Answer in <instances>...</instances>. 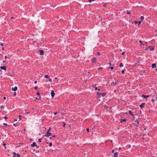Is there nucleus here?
<instances>
[{
  "mask_svg": "<svg viewBox=\"0 0 157 157\" xmlns=\"http://www.w3.org/2000/svg\"><path fill=\"white\" fill-rule=\"evenodd\" d=\"M40 54L41 55H42L44 54V52L42 50H40L39 51Z\"/></svg>",
  "mask_w": 157,
  "mask_h": 157,
  "instance_id": "obj_8",
  "label": "nucleus"
},
{
  "mask_svg": "<svg viewBox=\"0 0 157 157\" xmlns=\"http://www.w3.org/2000/svg\"><path fill=\"white\" fill-rule=\"evenodd\" d=\"M142 97L144 98H146L148 97H149L150 96L149 95H143L142 96Z\"/></svg>",
  "mask_w": 157,
  "mask_h": 157,
  "instance_id": "obj_9",
  "label": "nucleus"
},
{
  "mask_svg": "<svg viewBox=\"0 0 157 157\" xmlns=\"http://www.w3.org/2000/svg\"><path fill=\"white\" fill-rule=\"evenodd\" d=\"M51 127H49V129H48V130L47 132H49V131H50V130H51Z\"/></svg>",
  "mask_w": 157,
  "mask_h": 157,
  "instance_id": "obj_25",
  "label": "nucleus"
},
{
  "mask_svg": "<svg viewBox=\"0 0 157 157\" xmlns=\"http://www.w3.org/2000/svg\"><path fill=\"white\" fill-rule=\"evenodd\" d=\"M95 90H98V89H97V87H96V88H95Z\"/></svg>",
  "mask_w": 157,
  "mask_h": 157,
  "instance_id": "obj_56",
  "label": "nucleus"
},
{
  "mask_svg": "<svg viewBox=\"0 0 157 157\" xmlns=\"http://www.w3.org/2000/svg\"><path fill=\"white\" fill-rule=\"evenodd\" d=\"M29 113V112H27V113L28 114V113Z\"/></svg>",
  "mask_w": 157,
  "mask_h": 157,
  "instance_id": "obj_63",
  "label": "nucleus"
},
{
  "mask_svg": "<svg viewBox=\"0 0 157 157\" xmlns=\"http://www.w3.org/2000/svg\"><path fill=\"white\" fill-rule=\"evenodd\" d=\"M139 42L140 43V45H141L142 44V42L141 40H140Z\"/></svg>",
  "mask_w": 157,
  "mask_h": 157,
  "instance_id": "obj_30",
  "label": "nucleus"
},
{
  "mask_svg": "<svg viewBox=\"0 0 157 157\" xmlns=\"http://www.w3.org/2000/svg\"><path fill=\"white\" fill-rule=\"evenodd\" d=\"M4 119H7V117H4Z\"/></svg>",
  "mask_w": 157,
  "mask_h": 157,
  "instance_id": "obj_43",
  "label": "nucleus"
},
{
  "mask_svg": "<svg viewBox=\"0 0 157 157\" xmlns=\"http://www.w3.org/2000/svg\"><path fill=\"white\" fill-rule=\"evenodd\" d=\"M125 70V69H124V70H122L121 71V73H124Z\"/></svg>",
  "mask_w": 157,
  "mask_h": 157,
  "instance_id": "obj_29",
  "label": "nucleus"
},
{
  "mask_svg": "<svg viewBox=\"0 0 157 157\" xmlns=\"http://www.w3.org/2000/svg\"><path fill=\"white\" fill-rule=\"evenodd\" d=\"M6 97H5L4 96V97H3V98H4V99H6Z\"/></svg>",
  "mask_w": 157,
  "mask_h": 157,
  "instance_id": "obj_49",
  "label": "nucleus"
},
{
  "mask_svg": "<svg viewBox=\"0 0 157 157\" xmlns=\"http://www.w3.org/2000/svg\"><path fill=\"white\" fill-rule=\"evenodd\" d=\"M98 91H100V89H98Z\"/></svg>",
  "mask_w": 157,
  "mask_h": 157,
  "instance_id": "obj_52",
  "label": "nucleus"
},
{
  "mask_svg": "<svg viewBox=\"0 0 157 157\" xmlns=\"http://www.w3.org/2000/svg\"><path fill=\"white\" fill-rule=\"evenodd\" d=\"M37 86H36L35 87V89L36 90V89H37Z\"/></svg>",
  "mask_w": 157,
  "mask_h": 157,
  "instance_id": "obj_48",
  "label": "nucleus"
},
{
  "mask_svg": "<svg viewBox=\"0 0 157 157\" xmlns=\"http://www.w3.org/2000/svg\"><path fill=\"white\" fill-rule=\"evenodd\" d=\"M145 104V103H143L141 104L140 105V106L142 108H143L144 107V105Z\"/></svg>",
  "mask_w": 157,
  "mask_h": 157,
  "instance_id": "obj_7",
  "label": "nucleus"
},
{
  "mask_svg": "<svg viewBox=\"0 0 157 157\" xmlns=\"http://www.w3.org/2000/svg\"><path fill=\"white\" fill-rule=\"evenodd\" d=\"M118 156V153L117 152H116L114 153V157H117Z\"/></svg>",
  "mask_w": 157,
  "mask_h": 157,
  "instance_id": "obj_10",
  "label": "nucleus"
},
{
  "mask_svg": "<svg viewBox=\"0 0 157 157\" xmlns=\"http://www.w3.org/2000/svg\"><path fill=\"white\" fill-rule=\"evenodd\" d=\"M152 68H154L156 67V64L153 63L152 64Z\"/></svg>",
  "mask_w": 157,
  "mask_h": 157,
  "instance_id": "obj_12",
  "label": "nucleus"
},
{
  "mask_svg": "<svg viewBox=\"0 0 157 157\" xmlns=\"http://www.w3.org/2000/svg\"><path fill=\"white\" fill-rule=\"evenodd\" d=\"M38 141L40 142H41V139L40 138L38 139Z\"/></svg>",
  "mask_w": 157,
  "mask_h": 157,
  "instance_id": "obj_24",
  "label": "nucleus"
},
{
  "mask_svg": "<svg viewBox=\"0 0 157 157\" xmlns=\"http://www.w3.org/2000/svg\"><path fill=\"white\" fill-rule=\"evenodd\" d=\"M92 62L96 63L97 61L96 58L95 57H93L92 59Z\"/></svg>",
  "mask_w": 157,
  "mask_h": 157,
  "instance_id": "obj_3",
  "label": "nucleus"
},
{
  "mask_svg": "<svg viewBox=\"0 0 157 157\" xmlns=\"http://www.w3.org/2000/svg\"><path fill=\"white\" fill-rule=\"evenodd\" d=\"M3 124L4 125H5V126H7V124L6 123H4Z\"/></svg>",
  "mask_w": 157,
  "mask_h": 157,
  "instance_id": "obj_32",
  "label": "nucleus"
},
{
  "mask_svg": "<svg viewBox=\"0 0 157 157\" xmlns=\"http://www.w3.org/2000/svg\"><path fill=\"white\" fill-rule=\"evenodd\" d=\"M109 64L110 65H112L111 63H109Z\"/></svg>",
  "mask_w": 157,
  "mask_h": 157,
  "instance_id": "obj_55",
  "label": "nucleus"
},
{
  "mask_svg": "<svg viewBox=\"0 0 157 157\" xmlns=\"http://www.w3.org/2000/svg\"><path fill=\"white\" fill-rule=\"evenodd\" d=\"M101 93H99V92L98 93H97V95H98V96H100L101 95Z\"/></svg>",
  "mask_w": 157,
  "mask_h": 157,
  "instance_id": "obj_21",
  "label": "nucleus"
},
{
  "mask_svg": "<svg viewBox=\"0 0 157 157\" xmlns=\"http://www.w3.org/2000/svg\"><path fill=\"white\" fill-rule=\"evenodd\" d=\"M66 125V124L64 122H63V127H64Z\"/></svg>",
  "mask_w": 157,
  "mask_h": 157,
  "instance_id": "obj_31",
  "label": "nucleus"
},
{
  "mask_svg": "<svg viewBox=\"0 0 157 157\" xmlns=\"http://www.w3.org/2000/svg\"><path fill=\"white\" fill-rule=\"evenodd\" d=\"M95 0H89V1L90 2H91L92 1H95Z\"/></svg>",
  "mask_w": 157,
  "mask_h": 157,
  "instance_id": "obj_27",
  "label": "nucleus"
},
{
  "mask_svg": "<svg viewBox=\"0 0 157 157\" xmlns=\"http://www.w3.org/2000/svg\"><path fill=\"white\" fill-rule=\"evenodd\" d=\"M144 16H141V17H140V19H141V22L142 21V20H144Z\"/></svg>",
  "mask_w": 157,
  "mask_h": 157,
  "instance_id": "obj_13",
  "label": "nucleus"
},
{
  "mask_svg": "<svg viewBox=\"0 0 157 157\" xmlns=\"http://www.w3.org/2000/svg\"><path fill=\"white\" fill-rule=\"evenodd\" d=\"M20 155L19 154H17V156L16 157H20Z\"/></svg>",
  "mask_w": 157,
  "mask_h": 157,
  "instance_id": "obj_20",
  "label": "nucleus"
},
{
  "mask_svg": "<svg viewBox=\"0 0 157 157\" xmlns=\"http://www.w3.org/2000/svg\"><path fill=\"white\" fill-rule=\"evenodd\" d=\"M51 135H52V133H51L47 132L46 133V134L43 136L49 137V136H50Z\"/></svg>",
  "mask_w": 157,
  "mask_h": 157,
  "instance_id": "obj_1",
  "label": "nucleus"
},
{
  "mask_svg": "<svg viewBox=\"0 0 157 157\" xmlns=\"http://www.w3.org/2000/svg\"><path fill=\"white\" fill-rule=\"evenodd\" d=\"M129 113L131 116H133V115L132 113V111L131 110H129Z\"/></svg>",
  "mask_w": 157,
  "mask_h": 157,
  "instance_id": "obj_11",
  "label": "nucleus"
},
{
  "mask_svg": "<svg viewBox=\"0 0 157 157\" xmlns=\"http://www.w3.org/2000/svg\"><path fill=\"white\" fill-rule=\"evenodd\" d=\"M1 69H3L4 70H6V67L5 66H1L0 67Z\"/></svg>",
  "mask_w": 157,
  "mask_h": 157,
  "instance_id": "obj_5",
  "label": "nucleus"
},
{
  "mask_svg": "<svg viewBox=\"0 0 157 157\" xmlns=\"http://www.w3.org/2000/svg\"><path fill=\"white\" fill-rule=\"evenodd\" d=\"M52 137H50V139H52Z\"/></svg>",
  "mask_w": 157,
  "mask_h": 157,
  "instance_id": "obj_62",
  "label": "nucleus"
},
{
  "mask_svg": "<svg viewBox=\"0 0 157 157\" xmlns=\"http://www.w3.org/2000/svg\"><path fill=\"white\" fill-rule=\"evenodd\" d=\"M17 89V86H15L14 88L12 87V90L13 91H16Z\"/></svg>",
  "mask_w": 157,
  "mask_h": 157,
  "instance_id": "obj_4",
  "label": "nucleus"
},
{
  "mask_svg": "<svg viewBox=\"0 0 157 157\" xmlns=\"http://www.w3.org/2000/svg\"><path fill=\"white\" fill-rule=\"evenodd\" d=\"M31 146L32 147H34L35 146H36L37 148H39V146H37V145H36V143L35 142H33L31 144Z\"/></svg>",
  "mask_w": 157,
  "mask_h": 157,
  "instance_id": "obj_2",
  "label": "nucleus"
},
{
  "mask_svg": "<svg viewBox=\"0 0 157 157\" xmlns=\"http://www.w3.org/2000/svg\"><path fill=\"white\" fill-rule=\"evenodd\" d=\"M15 155H14L13 156V157H15Z\"/></svg>",
  "mask_w": 157,
  "mask_h": 157,
  "instance_id": "obj_61",
  "label": "nucleus"
},
{
  "mask_svg": "<svg viewBox=\"0 0 157 157\" xmlns=\"http://www.w3.org/2000/svg\"><path fill=\"white\" fill-rule=\"evenodd\" d=\"M13 154L15 155H16V154L15 152H13Z\"/></svg>",
  "mask_w": 157,
  "mask_h": 157,
  "instance_id": "obj_39",
  "label": "nucleus"
},
{
  "mask_svg": "<svg viewBox=\"0 0 157 157\" xmlns=\"http://www.w3.org/2000/svg\"><path fill=\"white\" fill-rule=\"evenodd\" d=\"M13 95L14 96H16V92H15L14 94H13Z\"/></svg>",
  "mask_w": 157,
  "mask_h": 157,
  "instance_id": "obj_34",
  "label": "nucleus"
},
{
  "mask_svg": "<svg viewBox=\"0 0 157 157\" xmlns=\"http://www.w3.org/2000/svg\"><path fill=\"white\" fill-rule=\"evenodd\" d=\"M36 94L38 95H40V93L38 92H37Z\"/></svg>",
  "mask_w": 157,
  "mask_h": 157,
  "instance_id": "obj_42",
  "label": "nucleus"
},
{
  "mask_svg": "<svg viewBox=\"0 0 157 157\" xmlns=\"http://www.w3.org/2000/svg\"><path fill=\"white\" fill-rule=\"evenodd\" d=\"M55 137V135L53 136L52 137Z\"/></svg>",
  "mask_w": 157,
  "mask_h": 157,
  "instance_id": "obj_54",
  "label": "nucleus"
},
{
  "mask_svg": "<svg viewBox=\"0 0 157 157\" xmlns=\"http://www.w3.org/2000/svg\"><path fill=\"white\" fill-rule=\"evenodd\" d=\"M37 81H36L34 82V83L35 84H36L37 83Z\"/></svg>",
  "mask_w": 157,
  "mask_h": 157,
  "instance_id": "obj_47",
  "label": "nucleus"
},
{
  "mask_svg": "<svg viewBox=\"0 0 157 157\" xmlns=\"http://www.w3.org/2000/svg\"><path fill=\"white\" fill-rule=\"evenodd\" d=\"M7 56H5V58L6 59H7Z\"/></svg>",
  "mask_w": 157,
  "mask_h": 157,
  "instance_id": "obj_53",
  "label": "nucleus"
},
{
  "mask_svg": "<svg viewBox=\"0 0 157 157\" xmlns=\"http://www.w3.org/2000/svg\"><path fill=\"white\" fill-rule=\"evenodd\" d=\"M150 48V50L151 51H153L154 49V48L153 47H149Z\"/></svg>",
  "mask_w": 157,
  "mask_h": 157,
  "instance_id": "obj_14",
  "label": "nucleus"
},
{
  "mask_svg": "<svg viewBox=\"0 0 157 157\" xmlns=\"http://www.w3.org/2000/svg\"><path fill=\"white\" fill-rule=\"evenodd\" d=\"M102 68V67H99L98 68V70H99V69H101Z\"/></svg>",
  "mask_w": 157,
  "mask_h": 157,
  "instance_id": "obj_46",
  "label": "nucleus"
},
{
  "mask_svg": "<svg viewBox=\"0 0 157 157\" xmlns=\"http://www.w3.org/2000/svg\"><path fill=\"white\" fill-rule=\"evenodd\" d=\"M86 130H87V132H89V129L88 128H87L86 129Z\"/></svg>",
  "mask_w": 157,
  "mask_h": 157,
  "instance_id": "obj_45",
  "label": "nucleus"
},
{
  "mask_svg": "<svg viewBox=\"0 0 157 157\" xmlns=\"http://www.w3.org/2000/svg\"><path fill=\"white\" fill-rule=\"evenodd\" d=\"M126 121L125 120L121 119V122L122 123L123 122H124Z\"/></svg>",
  "mask_w": 157,
  "mask_h": 157,
  "instance_id": "obj_16",
  "label": "nucleus"
},
{
  "mask_svg": "<svg viewBox=\"0 0 157 157\" xmlns=\"http://www.w3.org/2000/svg\"><path fill=\"white\" fill-rule=\"evenodd\" d=\"M2 50H4V48H3H3H2Z\"/></svg>",
  "mask_w": 157,
  "mask_h": 157,
  "instance_id": "obj_60",
  "label": "nucleus"
},
{
  "mask_svg": "<svg viewBox=\"0 0 157 157\" xmlns=\"http://www.w3.org/2000/svg\"><path fill=\"white\" fill-rule=\"evenodd\" d=\"M151 101L152 102H154V101H155V100L152 98L151 100Z\"/></svg>",
  "mask_w": 157,
  "mask_h": 157,
  "instance_id": "obj_28",
  "label": "nucleus"
},
{
  "mask_svg": "<svg viewBox=\"0 0 157 157\" xmlns=\"http://www.w3.org/2000/svg\"><path fill=\"white\" fill-rule=\"evenodd\" d=\"M1 108H3V107H2V106H1Z\"/></svg>",
  "mask_w": 157,
  "mask_h": 157,
  "instance_id": "obj_64",
  "label": "nucleus"
},
{
  "mask_svg": "<svg viewBox=\"0 0 157 157\" xmlns=\"http://www.w3.org/2000/svg\"><path fill=\"white\" fill-rule=\"evenodd\" d=\"M114 150H113L112 151V153H114Z\"/></svg>",
  "mask_w": 157,
  "mask_h": 157,
  "instance_id": "obj_50",
  "label": "nucleus"
},
{
  "mask_svg": "<svg viewBox=\"0 0 157 157\" xmlns=\"http://www.w3.org/2000/svg\"><path fill=\"white\" fill-rule=\"evenodd\" d=\"M6 145V144H5V143H4V144H3V145L4 146H5Z\"/></svg>",
  "mask_w": 157,
  "mask_h": 157,
  "instance_id": "obj_51",
  "label": "nucleus"
},
{
  "mask_svg": "<svg viewBox=\"0 0 157 157\" xmlns=\"http://www.w3.org/2000/svg\"><path fill=\"white\" fill-rule=\"evenodd\" d=\"M127 14H130V11H128L127 12Z\"/></svg>",
  "mask_w": 157,
  "mask_h": 157,
  "instance_id": "obj_26",
  "label": "nucleus"
},
{
  "mask_svg": "<svg viewBox=\"0 0 157 157\" xmlns=\"http://www.w3.org/2000/svg\"><path fill=\"white\" fill-rule=\"evenodd\" d=\"M0 44L2 46H3V44L2 43V42H0Z\"/></svg>",
  "mask_w": 157,
  "mask_h": 157,
  "instance_id": "obj_35",
  "label": "nucleus"
},
{
  "mask_svg": "<svg viewBox=\"0 0 157 157\" xmlns=\"http://www.w3.org/2000/svg\"><path fill=\"white\" fill-rule=\"evenodd\" d=\"M98 54L99 55V56H100V55H101V53L99 52H98Z\"/></svg>",
  "mask_w": 157,
  "mask_h": 157,
  "instance_id": "obj_33",
  "label": "nucleus"
},
{
  "mask_svg": "<svg viewBox=\"0 0 157 157\" xmlns=\"http://www.w3.org/2000/svg\"><path fill=\"white\" fill-rule=\"evenodd\" d=\"M123 63H120V67H123Z\"/></svg>",
  "mask_w": 157,
  "mask_h": 157,
  "instance_id": "obj_18",
  "label": "nucleus"
},
{
  "mask_svg": "<svg viewBox=\"0 0 157 157\" xmlns=\"http://www.w3.org/2000/svg\"><path fill=\"white\" fill-rule=\"evenodd\" d=\"M134 23H135V25L137 24L138 23V22L136 21H135L134 22Z\"/></svg>",
  "mask_w": 157,
  "mask_h": 157,
  "instance_id": "obj_23",
  "label": "nucleus"
},
{
  "mask_svg": "<svg viewBox=\"0 0 157 157\" xmlns=\"http://www.w3.org/2000/svg\"><path fill=\"white\" fill-rule=\"evenodd\" d=\"M105 95V93H101V95L102 96V97H104V96Z\"/></svg>",
  "mask_w": 157,
  "mask_h": 157,
  "instance_id": "obj_15",
  "label": "nucleus"
},
{
  "mask_svg": "<svg viewBox=\"0 0 157 157\" xmlns=\"http://www.w3.org/2000/svg\"><path fill=\"white\" fill-rule=\"evenodd\" d=\"M57 112H55V113H54V115H56L57 114Z\"/></svg>",
  "mask_w": 157,
  "mask_h": 157,
  "instance_id": "obj_41",
  "label": "nucleus"
},
{
  "mask_svg": "<svg viewBox=\"0 0 157 157\" xmlns=\"http://www.w3.org/2000/svg\"><path fill=\"white\" fill-rule=\"evenodd\" d=\"M44 77L46 78H48V75H45L44 76Z\"/></svg>",
  "mask_w": 157,
  "mask_h": 157,
  "instance_id": "obj_19",
  "label": "nucleus"
},
{
  "mask_svg": "<svg viewBox=\"0 0 157 157\" xmlns=\"http://www.w3.org/2000/svg\"><path fill=\"white\" fill-rule=\"evenodd\" d=\"M51 94L52 97H53L55 95V93L53 90H52L51 92Z\"/></svg>",
  "mask_w": 157,
  "mask_h": 157,
  "instance_id": "obj_6",
  "label": "nucleus"
},
{
  "mask_svg": "<svg viewBox=\"0 0 157 157\" xmlns=\"http://www.w3.org/2000/svg\"><path fill=\"white\" fill-rule=\"evenodd\" d=\"M125 54V52H123L121 54L122 55H124V54Z\"/></svg>",
  "mask_w": 157,
  "mask_h": 157,
  "instance_id": "obj_40",
  "label": "nucleus"
},
{
  "mask_svg": "<svg viewBox=\"0 0 157 157\" xmlns=\"http://www.w3.org/2000/svg\"><path fill=\"white\" fill-rule=\"evenodd\" d=\"M14 121H17V119H15L14 120Z\"/></svg>",
  "mask_w": 157,
  "mask_h": 157,
  "instance_id": "obj_59",
  "label": "nucleus"
},
{
  "mask_svg": "<svg viewBox=\"0 0 157 157\" xmlns=\"http://www.w3.org/2000/svg\"><path fill=\"white\" fill-rule=\"evenodd\" d=\"M114 68L113 67H110V69H113Z\"/></svg>",
  "mask_w": 157,
  "mask_h": 157,
  "instance_id": "obj_38",
  "label": "nucleus"
},
{
  "mask_svg": "<svg viewBox=\"0 0 157 157\" xmlns=\"http://www.w3.org/2000/svg\"><path fill=\"white\" fill-rule=\"evenodd\" d=\"M13 17H11V19H13Z\"/></svg>",
  "mask_w": 157,
  "mask_h": 157,
  "instance_id": "obj_57",
  "label": "nucleus"
},
{
  "mask_svg": "<svg viewBox=\"0 0 157 157\" xmlns=\"http://www.w3.org/2000/svg\"><path fill=\"white\" fill-rule=\"evenodd\" d=\"M49 81L50 82H51L52 81V80L51 79H49Z\"/></svg>",
  "mask_w": 157,
  "mask_h": 157,
  "instance_id": "obj_37",
  "label": "nucleus"
},
{
  "mask_svg": "<svg viewBox=\"0 0 157 157\" xmlns=\"http://www.w3.org/2000/svg\"><path fill=\"white\" fill-rule=\"evenodd\" d=\"M117 83H118V82L116 81L115 82L114 85H116V84H117Z\"/></svg>",
  "mask_w": 157,
  "mask_h": 157,
  "instance_id": "obj_36",
  "label": "nucleus"
},
{
  "mask_svg": "<svg viewBox=\"0 0 157 157\" xmlns=\"http://www.w3.org/2000/svg\"><path fill=\"white\" fill-rule=\"evenodd\" d=\"M5 61H6V60H4V61H3V63H4V62H5Z\"/></svg>",
  "mask_w": 157,
  "mask_h": 157,
  "instance_id": "obj_58",
  "label": "nucleus"
},
{
  "mask_svg": "<svg viewBox=\"0 0 157 157\" xmlns=\"http://www.w3.org/2000/svg\"><path fill=\"white\" fill-rule=\"evenodd\" d=\"M138 23H139V25H140L141 23L140 21L138 22Z\"/></svg>",
  "mask_w": 157,
  "mask_h": 157,
  "instance_id": "obj_44",
  "label": "nucleus"
},
{
  "mask_svg": "<svg viewBox=\"0 0 157 157\" xmlns=\"http://www.w3.org/2000/svg\"><path fill=\"white\" fill-rule=\"evenodd\" d=\"M52 142H50L49 143V147H51L52 146Z\"/></svg>",
  "mask_w": 157,
  "mask_h": 157,
  "instance_id": "obj_22",
  "label": "nucleus"
},
{
  "mask_svg": "<svg viewBox=\"0 0 157 157\" xmlns=\"http://www.w3.org/2000/svg\"><path fill=\"white\" fill-rule=\"evenodd\" d=\"M18 117H19V121L20 120H21V117H22L20 115Z\"/></svg>",
  "mask_w": 157,
  "mask_h": 157,
  "instance_id": "obj_17",
  "label": "nucleus"
}]
</instances>
